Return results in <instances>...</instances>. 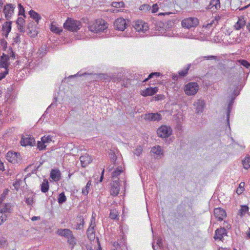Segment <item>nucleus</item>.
<instances>
[{"label": "nucleus", "instance_id": "bb28decb", "mask_svg": "<svg viewBox=\"0 0 250 250\" xmlns=\"http://www.w3.org/2000/svg\"><path fill=\"white\" fill-rule=\"evenodd\" d=\"M151 152L158 156L163 155L162 149L159 145L152 147Z\"/></svg>", "mask_w": 250, "mask_h": 250}, {"label": "nucleus", "instance_id": "7ed1b4c3", "mask_svg": "<svg viewBox=\"0 0 250 250\" xmlns=\"http://www.w3.org/2000/svg\"><path fill=\"white\" fill-rule=\"evenodd\" d=\"M199 20L195 17H189L185 19L182 21V25L184 28L189 29L192 27H195L199 24Z\"/></svg>", "mask_w": 250, "mask_h": 250}, {"label": "nucleus", "instance_id": "b1692460", "mask_svg": "<svg viewBox=\"0 0 250 250\" xmlns=\"http://www.w3.org/2000/svg\"><path fill=\"white\" fill-rule=\"evenodd\" d=\"M246 25V21L243 17L239 18L237 22L234 25V27L236 30H239L243 28Z\"/></svg>", "mask_w": 250, "mask_h": 250}, {"label": "nucleus", "instance_id": "20e7f679", "mask_svg": "<svg viewBox=\"0 0 250 250\" xmlns=\"http://www.w3.org/2000/svg\"><path fill=\"white\" fill-rule=\"evenodd\" d=\"M172 129L169 126L162 125L157 130L158 135L162 138H168L172 134Z\"/></svg>", "mask_w": 250, "mask_h": 250}, {"label": "nucleus", "instance_id": "680f3d73", "mask_svg": "<svg viewBox=\"0 0 250 250\" xmlns=\"http://www.w3.org/2000/svg\"><path fill=\"white\" fill-rule=\"evenodd\" d=\"M29 32L31 34V36L33 38H35L37 36L38 32L36 30L33 31L32 30H29Z\"/></svg>", "mask_w": 250, "mask_h": 250}, {"label": "nucleus", "instance_id": "338daca9", "mask_svg": "<svg viewBox=\"0 0 250 250\" xmlns=\"http://www.w3.org/2000/svg\"><path fill=\"white\" fill-rule=\"evenodd\" d=\"M157 244L159 247H162V242L161 238H159L157 241Z\"/></svg>", "mask_w": 250, "mask_h": 250}, {"label": "nucleus", "instance_id": "aec40b11", "mask_svg": "<svg viewBox=\"0 0 250 250\" xmlns=\"http://www.w3.org/2000/svg\"><path fill=\"white\" fill-rule=\"evenodd\" d=\"M57 234L61 236L68 238L69 236H72V232L69 229H60L57 230Z\"/></svg>", "mask_w": 250, "mask_h": 250}, {"label": "nucleus", "instance_id": "052dcab7", "mask_svg": "<svg viewBox=\"0 0 250 250\" xmlns=\"http://www.w3.org/2000/svg\"><path fill=\"white\" fill-rule=\"evenodd\" d=\"M14 42L15 43H18L21 42V39L20 37V35L19 34H17L15 37L13 39Z\"/></svg>", "mask_w": 250, "mask_h": 250}, {"label": "nucleus", "instance_id": "ddd939ff", "mask_svg": "<svg viewBox=\"0 0 250 250\" xmlns=\"http://www.w3.org/2000/svg\"><path fill=\"white\" fill-rule=\"evenodd\" d=\"M205 101L202 99H199L195 102L193 105L196 106V113L197 114L203 112L205 106Z\"/></svg>", "mask_w": 250, "mask_h": 250}, {"label": "nucleus", "instance_id": "37998d69", "mask_svg": "<svg viewBox=\"0 0 250 250\" xmlns=\"http://www.w3.org/2000/svg\"><path fill=\"white\" fill-rule=\"evenodd\" d=\"M190 66V64H189L185 69L180 71L179 72V76L181 77H184L185 76H186V75L187 74L188 72Z\"/></svg>", "mask_w": 250, "mask_h": 250}, {"label": "nucleus", "instance_id": "864d4df0", "mask_svg": "<svg viewBox=\"0 0 250 250\" xmlns=\"http://www.w3.org/2000/svg\"><path fill=\"white\" fill-rule=\"evenodd\" d=\"M24 20L21 17H19L16 21L18 25H24Z\"/></svg>", "mask_w": 250, "mask_h": 250}, {"label": "nucleus", "instance_id": "6e6d98bb", "mask_svg": "<svg viewBox=\"0 0 250 250\" xmlns=\"http://www.w3.org/2000/svg\"><path fill=\"white\" fill-rule=\"evenodd\" d=\"M150 9V6L148 4H143L140 7L141 10H148Z\"/></svg>", "mask_w": 250, "mask_h": 250}, {"label": "nucleus", "instance_id": "c9c22d12", "mask_svg": "<svg viewBox=\"0 0 250 250\" xmlns=\"http://www.w3.org/2000/svg\"><path fill=\"white\" fill-rule=\"evenodd\" d=\"M66 200V196L64 195V192L60 193L58 198V202L59 204H62L64 203Z\"/></svg>", "mask_w": 250, "mask_h": 250}, {"label": "nucleus", "instance_id": "2eb2a0df", "mask_svg": "<svg viewBox=\"0 0 250 250\" xmlns=\"http://www.w3.org/2000/svg\"><path fill=\"white\" fill-rule=\"evenodd\" d=\"M95 222L91 220V224L87 230V235L89 239H94L95 238Z\"/></svg>", "mask_w": 250, "mask_h": 250}, {"label": "nucleus", "instance_id": "c85d7f7f", "mask_svg": "<svg viewBox=\"0 0 250 250\" xmlns=\"http://www.w3.org/2000/svg\"><path fill=\"white\" fill-rule=\"evenodd\" d=\"M249 210V207L246 205L241 206V209L239 210L238 214L241 217L243 216Z\"/></svg>", "mask_w": 250, "mask_h": 250}, {"label": "nucleus", "instance_id": "8fccbe9b", "mask_svg": "<svg viewBox=\"0 0 250 250\" xmlns=\"http://www.w3.org/2000/svg\"><path fill=\"white\" fill-rule=\"evenodd\" d=\"M38 147L40 150H42L45 149L46 147V145H45V143L41 141H38L37 143Z\"/></svg>", "mask_w": 250, "mask_h": 250}, {"label": "nucleus", "instance_id": "9b49d317", "mask_svg": "<svg viewBox=\"0 0 250 250\" xmlns=\"http://www.w3.org/2000/svg\"><path fill=\"white\" fill-rule=\"evenodd\" d=\"M214 215L219 221H222L227 216L225 210L221 208H216L214 210Z\"/></svg>", "mask_w": 250, "mask_h": 250}, {"label": "nucleus", "instance_id": "2f4dec72", "mask_svg": "<svg viewBox=\"0 0 250 250\" xmlns=\"http://www.w3.org/2000/svg\"><path fill=\"white\" fill-rule=\"evenodd\" d=\"M67 239L68 243L71 245L72 248H73V247L76 244L77 241L73 233L72 234V236H69Z\"/></svg>", "mask_w": 250, "mask_h": 250}, {"label": "nucleus", "instance_id": "3c124183", "mask_svg": "<svg viewBox=\"0 0 250 250\" xmlns=\"http://www.w3.org/2000/svg\"><path fill=\"white\" fill-rule=\"evenodd\" d=\"M18 6H19V14L23 15L25 17V16L24 15L25 11H24V9L23 8V7L21 5V3L18 4Z\"/></svg>", "mask_w": 250, "mask_h": 250}, {"label": "nucleus", "instance_id": "a19ab883", "mask_svg": "<svg viewBox=\"0 0 250 250\" xmlns=\"http://www.w3.org/2000/svg\"><path fill=\"white\" fill-rule=\"evenodd\" d=\"M41 140L45 144L49 143L52 141V137L50 135L47 136H44L42 137Z\"/></svg>", "mask_w": 250, "mask_h": 250}, {"label": "nucleus", "instance_id": "412c9836", "mask_svg": "<svg viewBox=\"0 0 250 250\" xmlns=\"http://www.w3.org/2000/svg\"><path fill=\"white\" fill-rule=\"evenodd\" d=\"M220 8V3L219 0H211L209 4L206 8L207 9L218 10Z\"/></svg>", "mask_w": 250, "mask_h": 250}, {"label": "nucleus", "instance_id": "1a4fd4ad", "mask_svg": "<svg viewBox=\"0 0 250 250\" xmlns=\"http://www.w3.org/2000/svg\"><path fill=\"white\" fill-rule=\"evenodd\" d=\"M6 159L12 163H18L21 160L19 153L9 151L6 154Z\"/></svg>", "mask_w": 250, "mask_h": 250}, {"label": "nucleus", "instance_id": "6e6552de", "mask_svg": "<svg viewBox=\"0 0 250 250\" xmlns=\"http://www.w3.org/2000/svg\"><path fill=\"white\" fill-rule=\"evenodd\" d=\"M21 146H33L35 145V140L31 135H22L21 141Z\"/></svg>", "mask_w": 250, "mask_h": 250}, {"label": "nucleus", "instance_id": "5fc2aeb1", "mask_svg": "<svg viewBox=\"0 0 250 250\" xmlns=\"http://www.w3.org/2000/svg\"><path fill=\"white\" fill-rule=\"evenodd\" d=\"M142 152V148L141 146H138L136 148V149H135V150L134 153L135 155H136V156H139L140 155V154H141Z\"/></svg>", "mask_w": 250, "mask_h": 250}, {"label": "nucleus", "instance_id": "79ce46f5", "mask_svg": "<svg viewBox=\"0 0 250 250\" xmlns=\"http://www.w3.org/2000/svg\"><path fill=\"white\" fill-rule=\"evenodd\" d=\"M161 75L160 73L159 72H152L151 73H150L149 76H148V77L145 80L143 81L144 82H146V81H147L149 79H150L152 78H153L154 77H159Z\"/></svg>", "mask_w": 250, "mask_h": 250}, {"label": "nucleus", "instance_id": "ea45409f", "mask_svg": "<svg viewBox=\"0 0 250 250\" xmlns=\"http://www.w3.org/2000/svg\"><path fill=\"white\" fill-rule=\"evenodd\" d=\"M160 8H164L168 7L169 1L168 0H164L162 1H158Z\"/></svg>", "mask_w": 250, "mask_h": 250}, {"label": "nucleus", "instance_id": "cd10ccee", "mask_svg": "<svg viewBox=\"0 0 250 250\" xmlns=\"http://www.w3.org/2000/svg\"><path fill=\"white\" fill-rule=\"evenodd\" d=\"M236 65H242L246 68H249L250 66V63L245 60H237L236 62Z\"/></svg>", "mask_w": 250, "mask_h": 250}, {"label": "nucleus", "instance_id": "e2e57ef3", "mask_svg": "<svg viewBox=\"0 0 250 250\" xmlns=\"http://www.w3.org/2000/svg\"><path fill=\"white\" fill-rule=\"evenodd\" d=\"M204 58L206 59L207 60H210V59L216 60L217 59V56H212V55L211 56H205Z\"/></svg>", "mask_w": 250, "mask_h": 250}, {"label": "nucleus", "instance_id": "a211bd4d", "mask_svg": "<svg viewBox=\"0 0 250 250\" xmlns=\"http://www.w3.org/2000/svg\"><path fill=\"white\" fill-rule=\"evenodd\" d=\"M226 229L224 228L217 229L215 230V235L214 237L215 239L221 240L224 235L226 234Z\"/></svg>", "mask_w": 250, "mask_h": 250}, {"label": "nucleus", "instance_id": "f257e3e1", "mask_svg": "<svg viewBox=\"0 0 250 250\" xmlns=\"http://www.w3.org/2000/svg\"><path fill=\"white\" fill-rule=\"evenodd\" d=\"M90 31L98 33L104 32L107 28V23L103 20H96L95 22L88 27Z\"/></svg>", "mask_w": 250, "mask_h": 250}, {"label": "nucleus", "instance_id": "09e8293b", "mask_svg": "<svg viewBox=\"0 0 250 250\" xmlns=\"http://www.w3.org/2000/svg\"><path fill=\"white\" fill-rule=\"evenodd\" d=\"M9 190L5 189L0 196V204L2 203L3 201L5 199L6 196L8 194Z\"/></svg>", "mask_w": 250, "mask_h": 250}, {"label": "nucleus", "instance_id": "f03ea898", "mask_svg": "<svg viewBox=\"0 0 250 250\" xmlns=\"http://www.w3.org/2000/svg\"><path fill=\"white\" fill-rule=\"evenodd\" d=\"M81 27L82 23L80 21L74 20L71 18H68L63 23L64 29L73 32L78 31Z\"/></svg>", "mask_w": 250, "mask_h": 250}, {"label": "nucleus", "instance_id": "4be33fe9", "mask_svg": "<svg viewBox=\"0 0 250 250\" xmlns=\"http://www.w3.org/2000/svg\"><path fill=\"white\" fill-rule=\"evenodd\" d=\"M8 59H9V56L6 55H3L1 57L0 59V66L1 68H3L5 70L7 69V68L9 66V63H8Z\"/></svg>", "mask_w": 250, "mask_h": 250}, {"label": "nucleus", "instance_id": "473e14b6", "mask_svg": "<svg viewBox=\"0 0 250 250\" xmlns=\"http://www.w3.org/2000/svg\"><path fill=\"white\" fill-rule=\"evenodd\" d=\"M123 171V170L122 169L121 167H118L115 171H114L112 173V177L113 179L118 178V176L121 173V172Z\"/></svg>", "mask_w": 250, "mask_h": 250}, {"label": "nucleus", "instance_id": "a18cd8bd", "mask_svg": "<svg viewBox=\"0 0 250 250\" xmlns=\"http://www.w3.org/2000/svg\"><path fill=\"white\" fill-rule=\"evenodd\" d=\"M8 215L0 211V225L6 220Z\"/></svg>", "mask_w": 250, "mask_h": 250}, {"label": "nucleus", "instance_id": "4c0bfd02", "mask_svg": "<svg viewBox=\"0 0 250 250\" xmlns=\"http://www.w3.org/2000/svg\"><path fill=\"white\" fill-rule=\"evenodd\" d=\"M91 185V181H88L84 188L83 189L82 193L84 195H87L89 192V187Z\"/></svg>", "mask_w": 250, "mask_h": 250}, {"label": "nucleus", "instance_id": "58836bf2", "mask_svg": "<svg viewBox=\"0 0 250 250\" xmlns=\"http://www.w3.org/2000/svg\"><path fill=\"white\" fill-rule=\"evenodd\" d=\"M244 186H245L244 182H242L239 184V187L237 188V189L236 190V192L238 194L240 195L243 192V191L245 189Z\"/></svg>", "mask_w": 250, "mask_h": 250}, {"label": "nucleus", "instance_id": "13d9d810", "mask_svg": "<svg viewBox=\"0 0 250 250\" xmlns=\"http://www.w3.org/2000/svg\"><path fill=\"white\" fill-rule=\"evenodd\" d=\"M229 115H230V110H229V108H228V110L227 111V125L229 126V128H230L229 120Z\"/></svg>", "mask_w": 250, "mask_h": 250}, {"label": "nucleus", "instance_id": "c756f323", "mask_svg": "<svg viewBox=\"0 0 250 250\" xmlns=\"http://www.w3.org/2000/svg\"><path fill=\"white\" fill-rule=\"evenodd\" d=\"M49 185L48 182L46 180H43V182L41 184V190L42 192L45 193L48 190Z\"/></svg>", "mask_w": 250, "mask_h": 250}, {"label": "nucleus", "instance_id": "0eeeda50", "mask_svg": "<svg viewBox=\"0 0 250 250\" xmlns=\"http://www.w3.org/2000/svg\"><path fill=\"white\" fill-rule=\"evenodd\" d=\"M134 29L137 32L142 31L145 33L148 29V26L147 23L143 22L142 21H138L134 23L133 25Z\"/></svg>", "mask_w": 250, "mask_h": 250}, {"label": "nucleus", "instance_id": "603ef678", "mask_svg": "<svg viewBox=\"0 0 250 250\" xmlns=\"http://www.w3.org/2000/svg\"><path fill=\"white\" fill-rule=\"evenodd\" d=\"M159 8H160L159 6V2H158L157 3H156L155 4H153V5L152 6V9H151L152 13H155V12H157Z\"/></svg>", "mask_w": 250, "mask_h": 250}, {"label": "nucleus", "instance_id": "774afa93", "mask_svg": "<svg viewBox=\"0 0 250 250\" xmlns=\"http://www.w3.org/2000/svg\"><path fill=\"white\" fill-rule=\"evenodd\" d=\"M0 170L2 171L5 170L4 167L3 166V163L0 160Z\"/></svg>", "mask_w": 250, "mask_h": 250}, {"label": "nucleus", "instance_id": "dca6fc26", "mask_svg": "<svg viewBox=\"0 0 250 250\" xmlns=\"http://www.w3.org/2000/svg\"><path fill=\"white\" fill-rule=\"evenodd\" d=\"M0 211L8 215L12 211V206L10 203L0 204Z\"/></svg>", "mask_w": 250, "mask_h": 250}, {"label": "nucleus", "instance_id": "e433bc0d", "mask_svg": "<svg viewBox=\"0 0 250 250\" xmlns=\"http://www.w3.org/2000/svg\"><path fill=\"white\" fill-rule=\"evenodd\" d=\"M80 223L77 222V224L76 226V229H82L83 228L84 225V219L83 217H80L79 218Z\"/></svg>", "mask_w": 250, "mask_h": 250}, {"label": "nucleus", "instance_id": "0e129e2a", "mask_svg": "<svg viewBox=\"0 0 250 250\" xmlns=\"http://www.w3.org/2000/svg\"><path fill=\"white\" fill-rule=\"evenodd\" d=\"M24 25H17L18 30L21 32H24Z\"/></svg>", "mask_w": 250, "mask_h": 250}, {"label": "nucleus", "instance_id": "f8f14e48", "mask_svg": "<svg viewBox=\"0 0 250 250\" xmlns=\"http://www.w3.org/2000/svg\"><path fill=\"white\" fill-rule=\"evenodd\" d=\"M14 12V7L11 4H6L4 6L3 13L7 20L10 19Z\"/></svg>", "mask_w": 250, "mask_h": 250}, {"label": "nucleus", "instance_id": "9d476101", "mask_svg": "<svg viewBox=\"0 0 250 250\" xmlns=\"http://www.w3.org/2000/svg\"><path fill=\"white\" fill-rule=\"evenodd\" d=\"M119 179L115 180L113 181L111 183V188L110 189L111 195L116 196H117L120 190V187L119 185Z\"/></svg>", "mask_w": 250, "mask_h": 250}, {"label": "nucleus", "instance_id": "423d86ee", "mask_svg": "<svg viewBox=\"0 0 250 250\" xmlns=\"http://www.w3.org/2000/svg\"><path fill=\"white\" fill-rule=\"evenodd\" d=\"M128 21H127V22L124 18H119L115 20L114 22V25L116 29L120 31H124L128 26Z\"/></svg>", "mask_w": 250, "mask_h": 250}, {"label": "nucleus", "instance_id": "c03bdc74", "mask_svg": "<svg viewBox=\"0 0 250 250\" xmlns=\"http://www.w3.org/2000/svg\"><path fill=\"white\" fill-rule=\"evenodd\" d=\"M22 183V181L21 180L17 179L16 181L13 183V185L16 190H18L20 188V186Z\"/></svg>", "mask_w": 250, "mask_h": 250}, {"label": "nucleus", "instance_id": "72a5a7b5", "mask_svg": "<svg viewBox=\"0 0 250 250\" xmlns=\"http://www.w3.org/2000/svg\"><path fill=\"white\" fill-rule=\"evenodd\" d=\"M50 30L52 32L59 34H60L62 32V28H58L53 23L51 25Z\"/></svg>", "mask_w": 250, "mask_h": 250}, {"label": "nucleus", "instance_id": "39448f33", "mask_svg": "<svg viewBox=\"0 0 250 250\" xmlns=\"http://www.w3.org/2000/svg\"><path fill=\"white\" fill-rule=\"evenodd\" d=\"M198 90V85L196 83H189L185 87V91L188 95H194Z\"/></svg>", "mask_w": 250, "mask_h": 250}, {"label": "nucleus", "instance_id": "a878e982", "mask_svg": "<svg viewBox=\"0 0 250 250\" xmlns=\"http://www.w3.org/2000/svg\"><path fill=\"white\" fill-rule=\"evenodd\" d=\"M29 14L30 17L35 20L38 24L39 23V20L41 19L40 15L38 13L32 10L29 12Z\"/></svg>", "mask_w": 250, "mask_h": 250}, {"label": "nucleus", "instance_id": "bf43d9fd", "mask_svg": "<svg viewBox=\"0 0 250 250\" xmlns=\"http://www.w3.org/2000/svg\"><path fill=\"white\" fill-rule=\"evenodd\" d=\"M9 55H7L8 56H9V57L10 58H12L13 59H15V53L14 52H13V50L11 48H10L9 49Z\"/></svg>", "mask_w": 250, "mask_h": 250}, {"label": "nucleus", "instance_id": "5701e85b", "mask_svg": "<svg viewBox=\"0 0 250 250\" xmlns=\"http://www.w3.org/2000/svg\"><path fill=\"white\" fill-rule=\"evenodd\" d=\"M11 21H6L2 26V30L5 32V37L7 38L8 34L11 30Z\"/></svg>", "mask_w": 250, "mask_h": 250}, {"label": "nucleus", "instance_id": "f704fd0d", "mask_svg": "<svg viewBox=\"0 0 250 250\" xmlns=\"http://www.w3.org/2000/svg\"><path fill=\"white\" fill-rule=\"evenodd\" d=\"M250 158L246 157L242 160V164L245 169H248L250 167Z\"/></svg>", "mask_w": 250, "mask_h": 250}, {"label": "nucleus", "instance_id": "7c9ffc66", "mask_svg": "<svg viewBox=\"0 0 250 250\" xmlns=\"http://www.w3.org/2000/svg\"><path fill=\"white\" fill-rule=\"evenodd\" d=\"M34 196L33 195H27L25 197V203L29 206H32L34 201Z\"/></svg>", "mask_w": 250, "mask_h": 250}, {"label": "nucleus", "instance_id": "393cba45", "mask_svg": "<svg viewBox=\"0 0 250 250\" xmlns=\"http://www.w3.org/2000/svg\"><path fill=\"white\" fill-rule=\"evenodd\" d=\"M50 177L54 181H58L60 177V172L57 169H52L50 172Z\"/></svg>", "mask_w": 250, "mask_h": 250}, {"label": "nucleus", "instance_id": "49530a36", "mask_svg": "<svg viewBox=\"0 0 250 250\" xmlns=\"http://www.w3.org/2000/svg\"><path fill=\"white\" fill-rule=\"evenodd\" d=\"M118 212L116 209H112L110 211V217L112 219H116L118 217Z\"/></svg>", "mask_w": 250, "mask_h": 250}, {"label": "nucleus", "instance_id": "4468645a", "mask_svg": "<svg viewBox=\"0 0 250 250\" xmlns=\"http://www.w3.org/2000/svg\"><path fill=\"white\" fill-rule=\"evenodd\" d=\"M158 89L157 87H148L141 91V94L144 97L148 96H152L157 92Z\"/></svg>", "mask_w": 250, "mask_h": 250}, {"label": "nucleus", "instance_id": "f3484780", "mask_svg": "<svg viewBox=\"0 0 250 250\" xmlns=\"http://www.w3.org/2000/svg\"><path fill=\"white\" fill-rule=\"evenodd\" d=\"M80 160L81 161L82 166L83 167H86L92 162V159L91 157L87 154L81 156L80 158Z\"/></svg>", "mask_w": 250, "mask_h": 250}, {"label": "nucleus", "instance_id": "4d7b16f0", "mask_svg": "<svg viewBox=\"0 0 250 250\" xmlns=\"http://www.w3.org/2000/svg\"><path fill=\"white\" fill-rule=\"evenodd\" d=\"M8 74V70H4V71H2L1 72H0V80H1L2 79L4 78L6 75Z\"/></svg>", "mask_w": 250, "mask_h": 250}, {"label": "nucleus", "instance_id": "6ab92c4d", "mask_svg": "<svg viewBox=\"0 0 250 250\" xmlns=\"http://www.w3.org/2000/svg\"><path fill=\"white\" fill-rule=\"evenodd\" d=\"M145 118L151 121H159L162 118L161 115L158 113L146 114Z\"/></svg>", "mask_w": 250, "mask_h": 250}, {"label": "nucleus", "instance_id": "de8ad7c7", "mask_svg": "<svg viewBox=\"0 0 250 250\" xmlns=\"http://www.w3.org/2000/svg\"><path fill=\"white\" fill-rule=\"evenodd\" d=\"M7 245V242L6 239L3 237H0V248H3Z\"/></svg>", "mask_w": 250, "mask_h": 250}, {"label": "nucleus", "instance_id": "69168bd1", "mask_svg": "<svg viewBox=\"0 0 250 250\" xmlns=\"http://www.w3.org/2000/svg\"><path fill=\"white\" fill-rule=\"evenodd\" d=\"M122 5H123V3L122 2H115V3H113V4H112L113 6H114V7H120Z\"/></svg>", "mask_w": 250, "mask_h": 250}]
</instances>
